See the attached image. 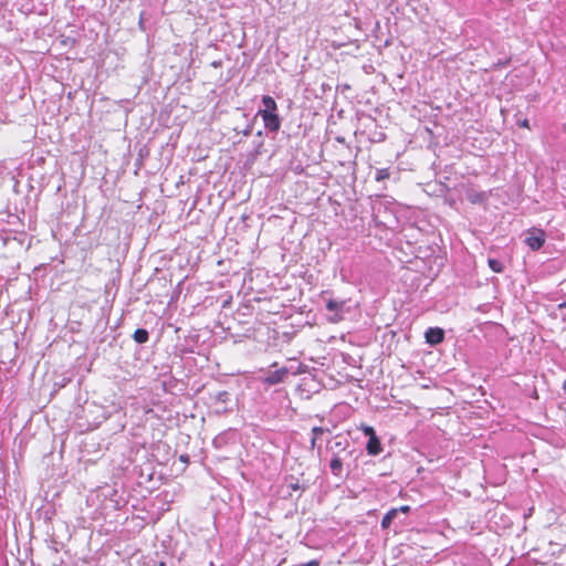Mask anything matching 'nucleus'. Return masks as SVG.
<instances>
[{"label":"nucleus","instance_id":"obj_1","mask_svg":"<svg viewBox=\"0 0 566 566\" xmlns=\"http://www.w3.org/2000/svg\"><path fill=\"white\" fill-rule=\"evenodd\" d=\"M262 104L264 105V108L259 109L258 115L261 116L264 127L272 133L279 132L281 128V118L277 114V104L275 99L270 95H264L262 97Z\"/></svg>","mask_w":566,"mask_h":566},{"label":"nucleus","instance_id":"obj_2","mask_svg":"<svg viewBox=\"0 0 566 566\" xmlns=\"http://www.w3.org/2000/svg\"><path fill=\"white\" fill-rule=\"evenodd\" d=\"M546 241V233L543 229L532 228L527 231L525 243L532 251L539 250Z\"/></svg>","mask_w":566,"mask_h":566},{"label":"nucleus","instance_id":"obj_3","mask_svg":"<svg viewBox=\"0 0 566 566\" xmlns=\"http://www.w3.org/2000/svg\"><path fill=\"white\" fill-rule=\"evenodd\" d=\"M344 305H345V301H335L333 298H329L327 301L326 308L329 312H334L335 313V316L333 318H331V322L337 323V322H339L342 319V316H340L339 313L343 311Z\"/></svg>","mask_w":566,"mask_h":566},{"label":"nucleus","instance_id":"obj_4","mask_svg":"<svg viewBox=\"0 0 566 566\" xmlns=\"http://www.w3.org/2000/svg\"><path fill=\"white\" fill-rule=\"evenodd\" d=\"M444 339V332L439 327H431L426 332V340L431 345L442 343Z\"/></svg>","mask_w":566,"mask_h":566},{"label":"nucleus","instance_id":"obj_5","mask_svg":"<svg viewBox=\"0 0 566 566\" xmlns=\"http://www.w3.org/2000/svg\"><path fill=\"white\" fill-rule=\"evenodd\" d=\"M287 374H289V370L285 367L274 370L269 376L265 377L264 382H266L269 385L280 384L284 380V378L287 376Z\"/></svg>","mask_w":566,"mask_h":566},{"label":"nucleus","instance_id":"obj_6","mask_svg":"<svg viewBox=\"0 0 566 566\" xmlns=\"http://www.w3.org/2000/svg\"><path fill=\"white\" fill-rule=\"evenodd\" d=\"M366 450L370 455H377L381 452V443L377 436L368 439Z\"/></svg>","mask_w":566,"mask_h":566},{"label":"nucleus","instance_id":"obj_7","mask_svg":"<svg viewBox=\"0 0 566 566\" xmlns=\"http://www.w3.org/2000/svg\"><path fill=\"white\" fill-rule=\"evenodd\" d=\"M486 198H488V196L483 191H475V190L471 189L467 192V199L472 205L482 203L486 200Z\"/></svg>","mask_w":566,"mask_h":566},{"label":"nucleus","instance_id":"obj_8","mask_svg":"<svg viewBox=\"0 0 566 566\" xmlns=\"http://www.w3.org/2000/svg\"><path fill=\"white\" fill-rule=\"evenodd\" d=\"M329 468H331L332 473L335 476H340L342 475L343 462H342V460L337 455H334L332 458L331 463H329Z\"/></svg>","mask_w":566,"mask_h":566},{"label":"nucleus","instance_id":"obj_9","mask_svg":"<svg viewBox=\"0 0 566 566\" xmlns=\"http://www.w3.org/2000/svg\"><path fill=\"white\" fill-rule=\"evenodd\" d=\"M398 514V510H395V509H390L382 517L381 520V527L384 530H387L389 528V526L391 525L392 521L396 518Z\"/></svg>","mask_w":566,"mask_h":566},{"label":"nucleus","instance_id":"obj_10","mask_svg":"<svg viewBox=\"0 0 566 566\" xmlns=\"http://www.w3.org/2000/svg\"><path fill=\"white\" fill-rule=\"evenodd\" d=\"M133 338L136 343L138 344H144L148 340L149 338V334L146 329L144 328H137L135 332H134V335H133Z\"/></svg>","mask_w":566,"mask_h":566},{"label":"nucleus","instance_id":"obj_11","mask_svg":"<svg viewBox=\"0 0 566 566\" xmlns=\"http://www.w3.org/2000/svg\"><path fill=\"white\" fill-rule=\"evenodd\" d=\"M488 264L490 269L495 273H502L504 270L502 262L496 259H489Z\"/></svg>","mask_w":566,"mask_h":566},{"label":"nucleus","instance_id":"obj_12","mask_svg":"<svg viewBox=\"0 0 566 566\" xmlns=\"http://www.w3.org/2000/svg\"><path fill=\"white\" fill-rule=\"evenodd\" d=\"M389 177H390V170L388 168H381V169H377L376 175H375V180L377 182H380L385 179H388Z\"/></svg>","mask_w":566,"mask_h":566},{"label":"nucleus","instance_id":"obj_13","mask_svg":"<svg viewBox=\"0 0 566 566\" xmlns=\"http://www.w3.org/2000/svg\"><path fill=\"white\" fill-rule=\"evenodd\" d=\"M359 429L368 438H373L374 436H376L375 429L373 427H370V426L361 424Z\"/></svg>","mask_w":566,"mask_h":566},{"label":"nucleus","instance_id":"obj_14","mask_svg":"<svg viewBox=\"0 0 566 566\" xmlns=\"http://www.w3.org/2000/svg\"><path fill=\"white\" fill-rule=\"evenodd\" d=\"M325 432V430L322 427H313L312 428V434L318 438Z\"/></svg>","mask_w":566,"mask_h":566},{"label":"nucleus","instance_id":"obj_15","mask_svg":"<svg viewBox=\"0 0 566 566\" xmlns=\"http://www.w3.org/2000/svg\"><path fill=\"white\" fill-rule=\"evenodd\" d=\"M518 126L522 127V128H526V129H530V122L527 118H524L522 120L518 122Z\"/></svg>","mask_w":566,"mask_h":566},{"label":"nucleus","instance_id":"obj_16","mask_svg":"<svg viewBox=\"0 0 566 566\" xmlns=\"http://www.w3.org/2000/svg\"><path fill=\"white\" fill-rule=\"evenodd\" d=\"M395 510H398V512H401V513H405V514H408L410 512V506L409 505H401L400 507H396Z\"/></svg>","mask_w":566,"mask_h":566},{"label":"nucleus","instance_id":"obj_17","mask_svg":"<svg viewBox=\"0 0 566 566\" xmlns=\"http://www.w3.org/2000/svg\"><path fill=\"white\" fill-rule=\"evenodd\" d=\"M179 460H180L181 462H184V463H188L189 458H188V455H187V454H181V455L179 457Z\"/></svg>","mask_w":566,"mask_h":566},{"label":"nucleus","instance_id":"obj_18","mask_svg":"<svg viewBox=\"0 0 566 566\" xmlns=\"http://www.w3.org/2000/svg\"><path fill=\"white\" fill-rule=\"evenodd\" d=\"M316 441H317V438L315 436H313L312 440H311V449H315L316 447Z\"/></svg>","mask_w":566,"mask_h":566},{"label":"nucleus","instance_id":"obj_19","mask_svg":"<svg viewBox=\"0 0 566 566\" xmlns=\"http://www.w3.org/2000/svg\"><path fill=\"white\" fill-rule=\"evenodd\" d=\"M563 389H564V391L566 392V380H565V381H564V384H563Z\"/></svg>","mask_w":566,"mask_h":566}]
</instances>
